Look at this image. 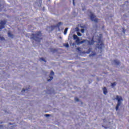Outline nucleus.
Instances as JSON below:
<instances>
[{"label": "nucleus", "mask_w": 129, "mask_h": 129, "mask_svg": "<svg viewBox=\"0 0 129 129\" xmlns=\"http://www.w3.org/2000/svg\"><path fill=\"white\" fill-rule=\"evenodd\" d=\"M116 100L117 101V104L116 106V110H118L119 106L121 105V102L122 101V98L121 96L118 95L116 96Z\"/></svg>", "instance_id": "nucleus-2"}, {"label": "nucleus", "mask_w": 129, "mask_h": 129, "mask_svg": "<svg viewBox=\"0 0 129 129\" xmlns=\"http://www.w3.org/2000/svg\"><path fill=\"white\" fill-rule=\"evenodd\" d=\"M9 124H10V125L12 124V123H9Z\"/></svg>", "instance_id": "nucleus-34"}, {"label": "nucleus", "mask_w": 129, "mask_h": 129, "mask_svg": "<svg viewBox=\"0 0 129 129\" xmlns=\"http://www.w3.org/2000/svg\"><path fill=\"white\" fill-rule=\"evenodd\" d=\"M60 25H63V23L62 22H59L57 25V28H59V27H60Z\"/></svg>", "instance_id": "nucleus-12"}, {"label": "nucleus", "mask_w": 129, "mask_h": 129, "mask_svg": "<svg viewBox=\"0 0 129 129\" xmlns=\"http://www.w3.org/2000/svg\"><path fill=\"white\" fill-rule=\"evenodd\" d=\"M77 35H78V36H79V37H81V36H82V34H81V33H80V32H78Z\"/></svg>", "instance_id": "nucleus-19"}, {"label": "nucleus", "mask_w": 129, "mask_h": 129, "mask_svg": "<svg viewBox=\"0 0 129 129\" xmlns=\"http://www.w3.org/2000/svg\"><path fill=\"white\" fill-rule=\"evenodd\" d=\"M75 100L76 101H79V99H78V98H77V97H76V98H75Z\"/></svg>", "instance_id": "nucleus-22"}, {"label": "nucleus", "mask_w": 129, "mask_h": 129, "mask_svg": "<svg viewBox=\"0 0 129 129\" xmlns=\"http://www.w3.org/2000/svg\"><path fill=\"white\" fill-rule=\"evenodd\" d=\"M90 19L91 21H94L95 23H98V19L95 18V16L93 15V14H91L90 15Z\"/></svg>", "instance_id": "nucleus-4"}, {"label": "nucleus", "mask_w": 129, "mask_h": 129, "mask_svg": "<svg viewBox=\"0 0 129 129\" xmlns=\"http://www.w3.org/2000/svg\"><path fill=\"white\" fill-rule=\"evenodd\" d=\"M40 60L41 61H43L44 62H46V60H45V59L43 57L40 58Z\"/></svg>", "instance_id": "nucleus-14"}, {"label": "nucleus", "mask_w": 129, "mask_h": 129, "mask_svg": "<svg viewBox=\"0 0 129 129\" xmlns=\"http://www.w3.org/2000/svg\"><path fill=\"white\" fill-rule=\"evenodd\" d=\"M77 50H78V51H79V52H80V47H78V48H77Z\"/></svg>", "instance_id": "nucleus-26"}, {"label": "nucleus", "mask_w": 129, "mask_h": 129, "mask_svg": "<svg viewBox=\"0 0 129 129\" xmlns=\"http://www.w3.org/2000/svg\"><path fill=\"white\" fill-rule=\"evenodd\" d=\"M88 44L89 45H93L94 44V40H93V39L91 40V41H88Z\"/></svg>", "instance_id": "nucleus-6"}, {"label": "nucleus", "mask_w": 129, "mask_h": 129, "mask_svg": "<svg viewBox=\"0 0 129 129\" xmlns=\"http://www.w3.org/2000/svg\"><path fill=\"white\" fill-rule=\"evenodd\" d=\"M33 44H34V41H32Z\"/></svg>", "instance_id": "nucleus-36"}, {"label": "nucleus", "mask_w": 129, "mask_h": 129, "mask_svg": "<svg viewBox=\"0 0 129 129\" xmlns=\"http://www.w3.org/2000/svg\"><path fill=\"white\" fill-rule=\"evenodd\" d=\"M0 7H2V5L0 4Z\"/></svg>", "instance_id": "nucleus-35"}, {"label": "nucleus", "mask_w": 129, "mask_h": 129, "mask_svg": "<svg viewBox=\"0 0 129 129\" xmlns=\"http://www.w3.org/2000/svg\"><path fill=\"white\" fill-rule=\"evenodd\" d=\"M8 35L9 37H10V38H12V39H13L14 38V35L12 34L11 32H9L8 33Z\"/></svg>", "instance_id": "nucleus-8"}, {"label": "nucleus", "mask_w": 129, "mask_h": 129, "mask_svg": "<svg viewBox=\"0 0 129 129\" xmlns=\"http://www.w3.org/2000/svg\"><path fill=\"white\" fill-rule=\"evenodd\" d=\"M0 40H1V41H3L5 40V38H4V37L0 36Z\"/></svg>", "instance_id": "nucleus-20"}, {"label": "nucleus", "mask_w": 129, "mask_h": 129, "mask_svg": "<svg viewBox=\"0 0 129 129\" xmlns=\"http://www.w3.org/2000/svg\"><path fill=\"white\" fill-rule=\"evenodd\" d=\"M26 90H28V89H23L22 91V92H24L25 91H26Z\"/></svg>", "instance_id": "nucleus-28"}, {"label": "nucleus", "mask_w": 129, "mask_h": 129, "mask_svg": "<svg viewBox=\"0 0 129 129\" xmlns=\"http://www.w3.org/2000/svg\"><path fill=\"white\" fill-rule=\"evenodd\" d=\"M50 79L47 80V81H51L53 79V77H49Z\"/></svg>", "instance_id": "nucleus-15"}, {"label": "nucleus", "mask_w": 129, "mask_h": 129, "mask_svg": "<svg viewBox=\"0 0 129 129\" xmlns=\"http://www.w3.org/2000/svg\"><path fill=\"white\" fill-rule=\"evenodd\" d=\"M68 31V28H67L65 29L64 31V35H66V34H67V32Z\"/></svg>", "instance_id": "nucleus-11"}, {"label": "nucleus", "mask_w": 129, "mask_h": 129, "mask_svg": "<svg viewBox=\"0 0 129 129\" xmlns=\"http://www.w3.org/2000/svg\"><path fill=\"white\" fill-rule=\"evenodd\" d=\"M30 39L35 41L36 43H39L42 40V32L41 31H37L35 34H32Z\"/></svg>", "instance_id": "nucleus-1"}, {"label": "nucleus", "mask_w": 129, "mask_h": 129, "mask_svg": "<svg viewBox=\"0 0 129 129\" xmlns=\"http://www.w3.org/2000/svg\"><path fill=\"white\" fill-rule=\"evenodd\" d=\"M115 99H116V98H115ZM114 100H115V99H114Z\"/></svg>", "instance_id": "nucleus-37"}, {"label": "nucleus", "mask_w": 129, "mask_h": 129, "mask_svg": "<svg viewBox=\"0 0 129 129\" xmlns=\"http://www.w3.org/2000/svg\"><path fill=\"white\" fill-rule=\"evenodd\" d=\"M98 43H101V39H99L98 40Z\"/></svg>", "instance_id": "nucleus-29"}, {"label": "nucleus", "mask_w": 129, "mask_h": 129, "mask_svg": "<svg viewBox=\"0 0 129 129\" xmlns=\"http://www.w3.org/2000/svg\"><path fill=\"white\" fill-rule=\"evenodd\" d=\"M81 32L82 33H84V29H82Z\"/></svg>", "instance_id": "nucleus-32"}, {"label": "nucleus", "mask_w": 129, "mask_h": 129, "mask_svg": "<svg viewBox=\"0 0 129 129\" xmlns=\"http://www.w3.org/2000/svg\"><path fill=\"white\" fill-rule=\"evenodd\" d=\"M104 47V44L101 42L100 45H98V48L99 49V50H101V52H102V48Z\"/></svg>", "instance_id": "nucleus-5"}, {"label": "nucleus", "mask_w": 129, "mask_h": 129, "mask_svg": "<svg viewBox=\"0 0 129 129\" xmlns=\"http://www.w3.org/2000/svg\"><path fill=\"white\" fill-rule=\"evenodd\" d=\"M114 62L115 64H116V65H119V64H120V62H119V61L117 60V59L114 60Z\"/></svg>", "instance_id": "nucleus-9"}, {"label": "nucleus", "mask_w": 129, "mask_h": 129, "mask_svg": "<svg viewBox=\"0 0 129 129\" xmlns=\"http://www.w3.org/2000/svg\"><path fill=\"white\" fill-rule=\"evenodd\" d=\"M7 24V21L4 20H1L0 21V31H1V30H3V29H5V25H6Z\"/></svg>", "instance_id": "nucleus-3"}, {"label": "nucleus", "mask_w": 129, "mask_h": 129, "mask_svg": "<svg viewBox=\"0 0 129 129\" xmlns=\"http://www.w3.org/2000/svg\"><path fill=\"white\" fill-rule=\"evenodd\" d=\"M51 28L52 29V30H54V29H55L56 28V26H51Z\"/></svg>", "instance_id": "nucleus-18"}, {"label": "nucleus", "mask_w": 129, "mask_h": 129, "mask_svg": "<svg viewBox=\"0 0 129 129\" xmlns=\"http://www.w3.org/2000/svg\"><path fill=\"white\" fill-rule=\"evenodd\" d=\"M86 40H83V41H81L80 43V44H83Z\"/></svg>", "instance_id": "nucleus-16"}, {"label": "nucleus", "mask_w": 129, "mask_h": 129, "mask_svg": "<svg viewBox=\"0 0 129 129\" xmlns=\"http://www.w3.org/2000/svg\"><path fill=\"white\" fill-rule=\"evenodd\" d=\"M91 52V48H89L88 50V53H90Z\"/></svg>", "instance_id": "nucleus-21"}, {"label": "nucleus", "mask_w": 129, "mask_h": 129, "mask_svg": "<svg viewBox=\"0 0 129 129\" xmlns=\"http://www.w3.org/2000/svg\"><path fill=\"white\" fill-rule=\"evenodd\" d=\"M76 40H77L76 41H77V42H80V39H79V37H78V38H77Z\"/></svg>", "instance_id": "nucleus-25"}, {"label": "nucleus", "mask_w": 129, "mask_h": 129, "mask_svg": "<svg viewBox=\"0 0 129 129\" xmlns=\"http://www.w3.org/2000/svg\"><path fill=\"white\" fill-rule=\"evenodd\" d=\"M64 46L66 47V48H68L69 47V44H68V43H66Z\"/></svg>", "instance_id": "nucleus-17"}, {"label": "nucleus", "mask_w": 129, "mask_h": 129, "mask_svg": "<svg viewBox=\"0 0 129 129\" xmlns=\"http://www.w3.org/2000/svg\"><path fill=\"white\" fill-rule=\"evenodd\" d=\"M103 93L104 94H105V95L107 94V89H106V87H104L103 88Z\"/></svg>", "instance_id": "nucleus-7"}, {"label": "nucleus", "mask_w": 129, "mask_h": 129, "mask_svg": "<svg viewBox=\"0 0 129 129\" xmlns=\"http://www.w3.org/2000/svg\"><path fill=\"white\" fill-rule=\"evenodd\" d=\"M73 4L74 6H75V2H74V0H73Z\"/></svg>", "instance_id": "nucleus-31"}, {"label": "nucleus", "mask_w": 129, "mask_h": 129, "mask_svg": "<svg viewBox=\"0 0 129 129\" xmlns=\"http://www.w3.org/2000/svg\"><path fill=\"white\" fill-rule=\"evenodd\" d=\"M122 32H123V33H124V34H125V29H124V28H122Z\"/></svg>", "instance_id": "nucleus-24"}, {"label": "nucleus", "mask_w": 129, "mask_h": 129, "mask_svg": "<svg viewBox=\"0 0 129 129\" xmlns=\"http://www.w3.org/2000/svg\"><path fill=\"white\" fill-rule=\"evenodd\" d=\"M50 75H54V72H53V71H51V72H50Z\"/></svg>", "instance_id": "nucleus-23"}, {"label": "nucleus", "mask_w": 129, "mask_h": 129, "mask_svg": "<svg viewBox=\"0 0 129 129\" xmlns=\"http://www.w3.org/2000/svg\"><path fill=\"white\" fill-rule=\"evenodd\" d=\"M115 85H116V82H114V83H112V84H111V86L112 87H114V86H115Z\"/></svg>", "instance_id": "nucleus-13"}, {"label": "nucleus", "mask_w": 129, "mask_h": 129, "mask_svg": "<svg viewBox=\"0 0 129 129\" xmlns=\"http://www.w3.org/2000/svg\"><path fill=\"white\" fill-rule=\"evenodd\" d=\"M0 123H3V122H0ZM3 127V125H0V128Z\"/></svg>", "instance_id": "nucleus-33"}, {"label": "nucleus", "mask_w": 129, "mask_h": 129, "mask_svg": "<svg viewBox=\"0 0 129 129\" xmlns=\"http://www.w3.org/2000/svg\"><path fill=\"white\" fill-rule=\"evenodd\" d=\"M78 38H79V37H78V36H77V35H75V34H74V35H73L74 40H76V39H77Z\"/></svg>", "instance_id": "nucleus-10"}, {"label": "nucleus", "mask_w": 129, "mask_h": 129, "mask_svg": "<svg viewBox=\"0 0 129 129\" xmlns=\"http://www.w3.org/2000/svg\"><path fill=\"white\" fill-rule=\"evenodd\" d=\"M45 116H46V117H48V116H50V114H46L45 115Z\"/></svg>", "instance_id": "nucleus-27"}, {"label": "nucleus", "mask_w": 129, "mask_h": 129, "mask_svg": "<svg viewBox=\"0 0 129 129\" xmlns=\"http://www.w3.org/2000/svg\"><path fill=\"white\" fill-rule=\"evenodd\" d=\"M94 55H95V53L92 54H90L89 56L91 57V56H94Z\"/></svg>", "instance_id": "nucleus-30"}]
</instances>
